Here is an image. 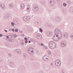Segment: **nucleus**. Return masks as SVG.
<instances>
[{
  "label": "nucleus",
  "mask_w": 73,
  "mask_h": 73,
  "mask_svg": "<svg viewBox=\"0 0 73 73\" xmlns=\"http://www.w3.org/2000/svg\"><path fill=\"white\" fill-rule=\"evenodd\" d=\"M31 10V8H30V7L29 5L27 6V11L28 12H29Z\"/></svg>",
  "instance_id": "nucleus-18"
},
{
  "label": "nucleus",
  "mask_w": 73,
  "mask_h": 73,
  "mask_svg": "<svg viewBox=\"0 0 73 73\" xmlns=\"http://www.w3.org/2000/svg\"><path fill=\"white\" fill-rule=\"evenodd\" d=\"M51 65H52V66L53 65V64H52V63H51L50 64Z\"/></svg>",
  "instance_id": "nucleus-53"
},
{
  "label": "nucleus",
  "mask_w": 73,
  "mask_h": 73,
  "mask_svg": "<svg viewBox=\"0 0 73 73\" xmlns=\"http://www.w3.org/2000/svg\"><path fill=\"white\" fill-rule=\"evenodd\" d=\"M30 19V17L29 16H25L23 17V20L25 21L29 20Z\"/></svg>",
  "instance_id": "nucleus-6"
},
{
  "label": "nucleus",
  "mask_w": 73,
  "mask_h": 73,
  "mask_svg": "<svg viewBox=\"0 0 73 73\" xmlns=\"http://www.w3.org/2000/svg\"><path fill=\"white\" fill-rule=\"evenodd\" d=\"M16 51L19 54H21V50H20V49H17L16 50Z\"/></svg>",
  "instance_id": "nucleus-16"
},
{
  "label": "nucleus",
  "mask_w": 73,
  "mask_h": 73,
  "mask_svg": "<svg viewBox=\"0 0 73 73\" xmlns=\"http://www.w3.org/2000/svg\"><path fill=\"white\" fill-rule=\"evenodd\" d=\"M33 47H35V46H33Z\"/></svg>",
  "instance_id": "nucleus-57"
},
{
  "label": "nucleus",
  "mask_w": 73,
  "mask_h": 73,
  "mask_svg": "<svg viewBox=\"0 0 73 73\" xmlns=\"http://www.w3.org/2000/svg\"><path fill=\"white\" fill-rule=\"evenodd\" d=\"M57 1V2H59V1H60V0H56Z\"/></svg>",
  "instance_id": "nucleus-49"
},
{
  "label": "nucleus",
  "mask_w": 73,
  "mask_h": 73,
  "mask_svg": "<svg viewBox=\"0 0 73 73\" xmlns=\"http://www.w3.org/2000/svg\"><path fill=\"white\" fill-rule=\"evenodd\" d=\"M24 39L25 40H28V38H25Z\"/></svg>",
  "instance_id": "nucleus-41"
},
{
  "label": "nucleus",
  "mask_w": 73,
  "mask_h": 73,
  "mask_svg": "<svg viewBox=\"0 0 73 73\" xmlns=\"http://www.w3.org/2000/svg\"><path fill=\"white\" fill-rule=\"evenodd\" d=\"M42 11H43V10L42 9Z\"/></svg>",
  "instance_id": "nucleus-59"
},
{
  "label": "nucleus",
  "mask_w": 73,
  "mask_h": 73,
  "mask_svg": "<svg viewBox=\"0 0 73 73\" xmlns=\"http://www.w3.org/2000/svg\"><path fill=\"white\" fill-rule=\"evenodd\" d=\"M5 32H8V31H7L6 30H5Z\"/></svg>",
  "instance_id": "nucleus-52"
},
{
  "label": "nucleus",
  "mask_w": 73,
  "mask_h": 73,
  "mask_svg": "<svg viewBox=\"0 0 73 73\" xmlns=\"http://www.w3.org/2000/svg\"><path fill=\"white\" fill-rule=\"evenodd\" d=\"M49 2L50 5H55V2H54L53 1H51Z\"/></svg>",
  "instance_id": "nucleus-13"
},
{
  "label": "nucleus",
  "mask_w": 73,
  "mask_h": 73,
  "mask_svg": "<svg viewBox=\"0 0 73 73\" xmlns=\"http://www.w3.org/2000/svg\"><path fill=\"white\" fill-rule=\"evenodd\" d=\"M3 60H0V62H3Z\"/></svg>",
  "instance_id": "nucleus-43"
},
{
  "label": "nucleus",
  "mask_w": 73,
  "mask_h": 73,
  "mask_svg": "<svg viewBox=\"0 0 73 73\" xmlns=\"http://www.w3.org/2000/svg\"><path fill=\"white\" fill-rule=\"evenodd\" d=\"M58 31H60V30L59 29H56L55 30V32H58Z\"/></svg>",
  "instance_id": "nucleus-24"
},
{
  "label": "nucleus",
  "mask_w": 73,
  "mask_h": 73,
  "mask_svg": "<svg viewBox=\"0 0 73 73\" xmlns=\"http://www.w3.org/2000/svg\"><path fill=\"white\" fill-rule=\"evenodd\" d=\"M6 37H7V38H8V39L9 38V36H6Z\"/></svg>",
  "instance_id": "nucleus-50"
},
{
  "label": "nucleus",
  "mask_w": 73,
  "mask_h": 73,
  "mask_svg": "<svg viewBox=\"0 0 73 73\" xmlns=\"http://www.w3.org/2000/svg\"><path fill=\"white\" fill-rule=\"evenodd\" d=\"M28 52L29 53H30V54H32L33 53H34V50L32 47L28 49Z\"/></svg>",
  "instance_id": "nucleus-4"
},
{
  "label": "nucleus",
  "mask_w": 73,
  "mask_h": 73,
  "mask_svg": "<svg viewBox=\"0 0 73 73\" xmlns=\"http://www.w3.org/2000/svg\"><path fill=\"white\" fill-rule=\"evenodd\" d=\"M9 55L10 56H11V54H9Z\"/></svg>",
  "instance_id": "nucleus-56"
},
{
  "label": "nucleus",
  "mask_w": 73,
  "mask_h": 73,
  "mask_svg": "<svg viewBox=\"0 0 73 73\" xmlns=\"http://www.w3.org/2000/svg\"><path fill=\"white\" fill-rule=\"evenodd\" d=\"M31 60H32V58H31Z\"/></svg>",
  "instance_id": "nucleus-60"
},
{
  "label": "nucleus",
  "mask_w": 73,
  "mask_h": 73,
  "mask_svg": "<svg viewBox=\"0 0 73 73\" xmlns=\"http://www.w3.org/2000/svg\"><path fill=\"white\" fill-rule=\"evenodd\" d=\"M0 27H1V26H0Z\"/></svg>",
  "instance_id": "nucleus-61"
},
{
  "label": "nucleus",
  "mask_w": 73,
  "mask_h": 73,
  "mask_svg": "<svg viewBox=\"0 0 73 73\" xmlns=\"http://www.w3.org/2000/svg\"><path fill=\"white\" fill-rule=\"evenodd\" d=\"M9 41H10V42H14V40H13V39L11 40L10 39H9Z\"/></svg>",
  "instance_id": "nucleus-26"
},
{
  "label": "nucleus",
  "mask_w": 73,
  "mask_h": 73,
  "mask_svg": "<svg viewBox=\"0 0 73 73\" xmlns=\"http://www.w3.org/2000/svg\"><path fill=\"white\" fill-rule=\"evenodd\" d=\"M69 11L70 12H71V13H72L73 12V7H71L70 8V9H69Z\"/></svg>",
  "instance_id": "nucleus-19"
},
{
  "label": "nucleus",
  "mask_w": 73,
  "mask_h": 73,
  "mask_svg": "<svg viewBox=\"0 0 73 73\" xmlns=\"http://www.w3.org/2000/svg\"><path fill=\"white\" fill-rule=\"evenodd\" d=\"M24 1H25L26 0H23Z\"/></svg>",
  "instance_id": "nucleus-58"
},
{
  "label": "nucleus",
  "mask_w": 73,
  "mask_h": 73,
  "mask_svg": "<svg viewBox=\"0 0 73 73\" xmlns=\"http://www.w3.org/2000/svg\"><path fill=\"white\" fill-rule=\"evenodd\" d=\"M13 36L14 37H17V35L15 34H13Z\"/></svg>",
  "instance_id": "nucleus-29"
},
{
  "label": "nucleus",
  "mask_w": 73,
  "mask_h": 73,
  "mask_svg": "<svg viewBox=\"0 0 73 73\" xmlns=\"http://www.w3.org/2000/svg\"><path fill=\"white\" fill-rule=\"evenodd\" d=\"M9 7L10 8H13V5L12 4H9Z\"/></svg>",
  "instance_id": "nucleus-21"
},
{
  "label": "nucleus",
  "mask_w": 73,
  "mask_h": 73,
  "mask_svg": "<svg viewBox=\"0 0 73 73\" xmlns=\"http://www.w3.org/2000/svg\"><path fill=\"white\" fill-rule=\"evenodd\" d=\"M55 64L56 66H60L61 65V61L60 60H57L55 61Z\"/></svg>",
  "instance_id": "nucleus-5"
},
{
  "label": "nucleus",
  "mask_w": 73,
  "mask_h": 73,
  "mask_svg": "<svg viewBox=\"0 0 73 73\" xmlns=\"http://www.w3.org/2000/svg\"><path fill=\"white\" fill-rule=\"evenodd\" d=\"M53 34V33H51L50 32H48L47 33V35L48 36H51Z\"/></svg>",
  "instance_id": "nucleus-17"
},
{
  "label": "nucleus",
  "mask_w": 73,
  "mask_h": 73,
  "mask_svg": "<svg viewBox=\"0 0 73 73\" xmlns=\"http://www.w3.org/2000/svg\"><path fill=\"white\" fill-rule=\"evenodd\" d=\"M48 57L47 56H44L43 57L42 59L45 61H48L49 60V59L48 58Z\"/></svg>",
  "instance_id": "nucleus-8"
},
{
  "label": "nucleus",
  "mask_w": 73,
  "mask_h": 73,
  "mask_svg": "<svg viewBox=\"0 0 73 73\" xmlns=\"http://www.w3.org/2000/svg\"><path fill=\"white\" fill-rule=\"evenodd\" d=\"M63 37L64 38H68V36H69V35H68V33H65L63 34Z\"/></svg>",
  "instance_id": "nucleus-7"
},
{
  "label": "nucleus",
  "mask_w": 73,
  "mask_h": 73,
  "mask_svg": "<svg viewBox=\"0 0 73 73\" xmlns=\"http://www.w3.org/2000/svg\"><path fill=\"white\" fill-rule=\"evenodd\" d=\"M10 16L11 14L8 13L7 14V15H6V16L5 17V19H7L8 17H10Z\"/></svg>",
  "instance_id": "nucleus-14"
},
{
  "label": "nucleus",
  "mask_w": 73,
  "mask_h": 73,
  "mask_svg": "<svg viewBox=\"0 0 73 73\" xmlns=\"http://www.w3.org/2000/svg\"><path fill=\"white\" fill-rule=\"evenodd\" d=\"M62 12L63 13H64V9H62Z\"/></svg>",
  "instance_id": "nucleus-45"
},
{
  "label": "nucleus",
  "mask_w": 73,
  "mask_h": 73,
  "mask_svg": "<svg viewBox=\"0 0 73 73\" xmlns=\"http://www.w3.org/2000/svg\"><path fill=\"white\" fill-rule=\"evenodd\" d=\"M12 31H13V32H15V29H12Z\"/></svg>",
  "instance_id": "nucleus-46"
},
{
  "label": "nucleus",
  "mask_w": 73,
  "mask_h": 73,
  "mask_svg": "<svg viewBox=\"0 0 73 73\" xmlns=\"http://www.w3.org/2000/svg\"><path fill=\"white\" fill-rule=\"evenodd\" d=\"M21 9H24V8H25V5H24L23 4H21Z\"/></svg>",
  "instance_id": "nucleus-15"
},
{
  "label": "nucleus",
  "mask_w": 73,
  "mask_h": 73,
  "mask_svg": "<svg viewBox=\"0 0 73 73\" xmlns=\"http://www.w3.org/2000/svg\"><path fill=\"white\" fill-rule=\"evenodd\" d=\"M9 65L11 66V67H13V63L10 62L9 63Z\"/></svg>",
  "instance_id": "nucleus-20"
},
{
  "label": "nucleus",
  "mask_w": 73,
  "mask_h": 73,
  "mask_svg": "<svg viewBox=\"0 0 73 73\" xmlns=\"http://www.w3.org/2000/svg\"><path fill=\"white\" fill-rule=\"evenodd\" d=\"M55 34L53 38L54 40L57 41L61 38L62 35L60 31L55 32Z\"/></svg>",
  "instance_id": "nucleus-1"
},
{
  "label": "nucleus",
  "mask_w": 73,
  "mask_h": 73,
  "mask_svg": "<svg viewBox=\"0 0 73 73\" xmlns=\"http://www.w3.org/2000/svg\"><path fill=\"white\" fill-rule=\"evenodd\" d=\"M70 37H71V38H73V35H70Z\"/></svg>",
  "instance_id": "nucleus-30"
},
{
  "label": "nucleus",
  "mask_w": 73,
  "mask_h": 73,
  "mask_svg": "<svg viewBox=\"0 0 73 73\" xmlns=\"http://www.w3.org/2000/svg\"><path fill=\"white\" fill-rule=\"evenodd\" d=\"M49 46L51 49H54L56 47V44L53 41L50 42L49 43Z\"/></svg>",
  "instance_id": "nucleus-2"
},
{
  "label": "nucleus",
  "mask_w": 73,
  "mask_h": 73,
  "mask_svg": "<svg viewBox=\"0 0 73 73\" xmlns=\"http://www.w3.org/2000/svg\"><path fill=\"white\" fill-rule=\"evenodd\" d=\"M40 3L41 4H42V5H44V4H45V2L43 1H41Z\"/></svg>",
  "instance_id": "nucleus-22"
},
{
  "label": "nucleus",
  "mask_w": 73,
  "mask_h": 73,
  "mask_svg": "<svg viewBox=\"0 0 73 73\" xmlns=\"http://www.w3.org/2000/svg\"><path fill=\"white\" fill-rule=\"evenodd\" d=\"M2 36H3V34H0V37H2Z\"/></svg>",
  "instance_id": "nucleus-40"
},
{
  "label": "nucleus",
  "mask_w": 73,
  "mask_h": 73,
  "mask_svg": "<svg viewBox=\"0 0 73 73\" xmlns=\"http://www.w3.org/2000/svg\"><path fill=\"white\" fill-rule=\"evenodd\" d=\"M63 6H64V7H66V3H63Z\"/></svg>",
  "instance_id": "nucleus-28"
},
{
  "label": "nucleus",
  "mask_w": 73,
  "mask_h": 73,
  "mask_svg": "<svg viewBox=\"0 0 73 73\" xmlns=\"http://www.w3.org/2000/svg\"><path fill=\"white\" fill-rule=\"evenodd\" d=\"M44 48H45V49H47V48H48V47H46L45 46H44Z\"/></svg>",
  "instance_id": "nucleus-36"
},
{
  "label": "nucleus",
  "mask_w": 73,
  "mask_h": 73,
  "mask_svg": "<svg viewBox=\"0 0 73 73\" xmlns=\"http://www.w3.org/2000/svg\"><path fill=\"white\" fill-rule=\"evenodd\" d=\"M21 44H24V42H22V43H21Z\"/></svg>",
  "instance_id": "nucleus-47"
},
{
  "label": "nucleus",
  "mask_w": 73,
  "mask_h": 73,
  "mask_svg": "<svg viewBox=\"0 0 73 73\" xmlns=\"http://www.w3.org/2000/svg\"><path fill=\"white\" fill-rule=\"evenodd\" d=\"M48 54H51V52H50V51H48Z\"/></svg>",
  "instance_id": "nucleus-32"
},
{
  "label": "nucleus",
  "mask_w": 73,
  "mask_h": 73,
  "mask_svg": "<svg viewBox=\"0 0 73 73\" xmlns=\"http://www.w3.org/2000/svg\"><path fill=\"white\" fill-rule=\"evenodd\" d=\"M39 30H40V32H42V31H43V30H42V29H41V28H40L39 29Z\"/></svg>",
  "instance_id": "nucleus-27"
},
{
  "label": "nucleus",
  "mask_w": 73,
  "mask_h": 73,
  "mask_svg": "<svg viewBox=\"0 0 73 73\" xmlns=\"http://www.w3.org/2000/svg\"><path fill=\"white\" fill-rule=\"evenodd\" d=\"M29 43H31V41H29Z\"/></svg>",
  "instance_id": "nucleus-54"
},
{
  "label": "nucleus",
  "mask_w": 73,
  "mask_h": 73,
  "mask_svg": "<svg viewBox=\"0 0 73 73\" xmlns=\"http://www.w3.org/2000/svg\"><path fill=\"white\" fill-rule=\"evenodd\" d=\"M9 31H11V29H9Z\"/></svg>",
  "instance_id": "nucleus-51"
},
{
  "label": "nucleus",
  "mask_w": 73,
  "mask_h": 73,
  "mask_svg": "<svg viewBox=\"0 0 73 73\" xmlns=\"http://www.w3.org/2000/svg\"><path fill=\"white\" fill-rule=\"evenodd\" d=\"M38 7L36 5H34L33 6L32 10L34 12H36L38 11Z\"/></svg>",
  "instance_id": "nucleus-3"
},
{
  "label": "nucleus",
  "mask_w": 73,
  "mask_h": 73,
  "mask_svg": "<svg viewBox=\"0 0 73 73\" xmlns=\"http://www.w3.org/2000/svg\"><path fill=\"white\" fill-rule=\"evenodd\" d=\"M27 30L29 32H32V29L30 28H29L27 29Z\"/></svg>",
  "instance_id": "nucleus-23"
},
{
  "label": "nucleus",
  "mask_w": 73,
  "mask_h": 73,
  "mask_svg": "<svg viewBox=\"0 0 73 73\" xmlns=\"http://www.w3.org/2000/svg\"><path fill=\"white\" fill-rule=\"evenodd\" d=\"M31 40L32 41H33V42L34 41V40H33V39H31Z\"/></svg>",
  "instance_id": "nucleus-38"
},
{
  "label": "nucleus",
  "mask_w": 73,
  "mask_h": 73,
  "mask_svg": "<svg viewBox=\"0 0 73 73\" xmlns=\"http://www.w3.org/2000/svg\"><path fill=\"white\" fill-rule=\"evenodd\" d=\"M0 7L1 8H2L3 9H4L5 8V5L3 3H1L0 4Z\"/></svg>",
  "instance_id": "nucleus-10"
},
{
  "label": "nucleus",
  "mask_w": 73,
  "mask_h": 73,
  "mask_svg": "<svg viewBox=\"0 0 73 73\" xmlns=\"http://www.w3.org/2000/svg\"><path fill=\"white\" fill-rule=\"evenodd\" d=\"M40 45H41L42 46H44V44H43V43H41Z\"/></svg>",
  "instance_id": "nucleus-42"
},
{
  "label": "nucleus",
  "mask_w": 73,
  "mask_h": 73,
  "mask_svg": "<svg viewBox=\"0 0 73 73\" xmlns=\"http://www.w3.org/2000/svg\"><path fill=\"white\" fill-rule=\"evenodd\" d=\"M20 32L21 33H23V31H21Z\"/></svg>",
  "instance_id": "nucleus-55"
},
{
  "label": "nucleus",
  "mask_w": 73,
  "mask_h": 73,
  "mask_svg": "<svg viewBox=\"0 0 73 73\" xmlns=\"http://www.w3.org/2000/svg\"><path fill=\"white\" fill-rule=\"evenodd\" d=\"M15 32H18V30L17 29H15Z\"/></svg>",
  "instance_id": "nucleus-34"
},
{
  "label": "nucleus",
  "mask_w": 73,
  "mask_h": 73,
  "mask_svg": "<svg viewBox=\"0 0 73 73\" xmlns=\"http://www.w3.org/2000/svg\"><path fill=\"white\" fill-rule=\"evenodd\" d=\"M36 37L38 39H41L42 37L41 35L39 34H36Z\"/></svg>",
  "instance_id": "nucleus-11"
},
{
  "label": "nucleus",
  "mask_w": 73,
  "mask_h": 73,
  "mask_svg": "<svg viewBox=\"0 0 73 73\" xmlns=\"http://www.w3.org/2000/svg\"><path fill=\"white\" fill-rule=\"evenodd\" d=\"M68 4H71V3H72V2H71V1H68Z\"/></svg>",
  "instance_id": "nucleus-25"
},
{
  "label": "nucleus",
  "mask_w": 73,
  "mask_h": 73,
  "mask_svg": "<svg viewBox=\"0 0 73 73\" xmlns=\"http://www.w3.org/2000/svg\"><path fill=\"white\" fill-rule=\"evenodd\" d=\"M37 24H38V25H40L41 24V23H39V22H37Z\"/></svg>",
  "instance_id": "nucleus-39"
},
{
  "label": "nucleus",
  "mask_w": 73,
  "mask_h": 73,
  "mask_svg": "<svg viewBox=\"0 0 73 73\" xmlns=\"http://www.w3.org/2000/svg\"><path fill=\"white\" fill-rule=\"evenodd\" d=\"M43 67L44 68H45L46 67V66H45L44 65L43 66Z\"/></svg>",
  "instance_id": "nucleus-48"
},
{
  "label": "nucleus",
  "mask_w": 73,
  "mask_h": 73,
  "mask_svg": "<svg viewBox=\"0 0 73 73\" xmlns=\"http://www.w3.org/2000/svg\"><path fill=\"white\" fill-rule=\"evenodd\" d=\"M11 25H13V26L15 25V24H14V23H13L12 22L11 23Z\"/></svg>",
  "instance_id": "nucleus-35"
},
{
  "label": "nucleus",
  "mask_w": 73,
  "mask_h": 73,
  "mask_svg": "<svg viewBox=\"0 0 73 73\" xmlns=\"http://www.w3.org/2000/svg\"><path fill=\"white\" fill-rule=\"evenodd\" d=\"M61 20V19L59 17H57L55 18V21L57 23H58L59 21H60Z\"/></svg>",
  "instance_id": "nucleus-9"
},
{
  "label": "nucleus",
  "mask_w": 73,
  "mask_h": 73,
  "mask_svg": "<svg viewBox=\"0 0 73 73\" xmlns=\"http://www.w3.org/2000/svg\"><path fill=\"white\" fill-rule=\"evenodd\" d=\"M66 43L65 42H63L61 43V46L62 47H65Z\"/></svg>",
  "instance_id": "nucleus-12"
},
{
  "label": "nucleus",
  "mask_w": 73,
  "mask_h": 73,
  "mask_svg": "<svg viewBox=\"0 0 73 73\" xmlns=\"http://www.w3.org/2000/svg\"><path fill=\"white\" fill-rule=\"evenodd\" d=\"M25 42L26 44H27V42H28V40H25Z\"/></svg>",
  "instance_id": "nucleus-37"
},
{
  "label": "nucleus",
  "mask_w": 73,
  "mask_h": 73,
  "mask_svg": "<svg viewBox=\"0 0 73 73\" xmlns=\"http://www.w3.org/2000/svg\"><path fill=\"white\" fill-rule=\"evenodd\" d=\"M61 73H64V70H62L61 71Z\"/></svg>",
  "instance_id": "nucleus-33"
},
{
  "label": "nucleus",
  "mask_w": 73,
  "mask_h": 73,
  "mask_svg": "<svg viewBox=\"0 0 73 73\" xmlns=\"http://www.w3.org/2000/svg\"><path fill=\"white\" fill-rule=\"evenodd\" d=\"M23 57L25 58H26L27 57V55H26V54H24L23 55Z\"/></svg>",
  "instance_id": "nucleus-31"
},
{
  "label": "nucleus",
  "mask_w": 73,
  "mask_h": 73,
  "mask_svg": "<svg viewBox=\"0 0 73 73\" xmlns=\"http://www.w3.org/2000/svg\"><path fill=\"white\" fill-rule=\"evenodd\" d=\"M25 35H24V34H22V36H23V37H24V36Z\"/></svg>",
  "instance_id": "nucleus-44"
}]
</instances>
